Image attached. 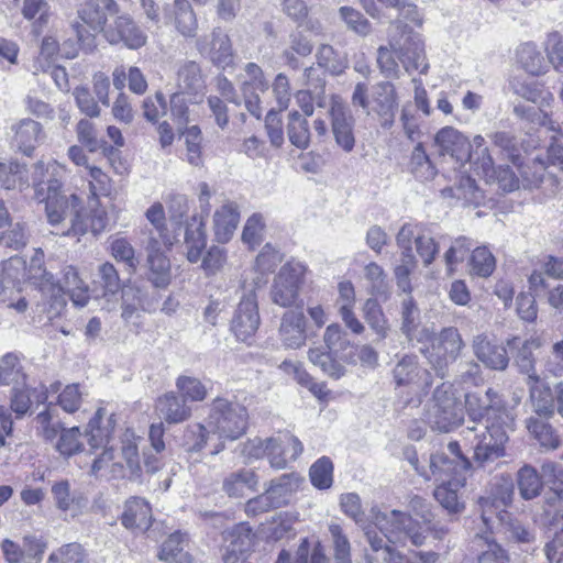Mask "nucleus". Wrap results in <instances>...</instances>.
Listing matches in <instances>:
<instances>
[{
    "instance_id": "nucleus-25",
    "label": "nucleus",
    "mask_w": 563,
    "mask_h": 563,
    "mask_svg": "<svg viewBox=\"0 0 563 563\" xmlns=\"http://www.w3.org/2000/svg\"><path fill=\"white\" fill-rule=\"evenodd\" d=\"M178 91L190 97V103H198L205 95V80L201 68L194 60H186L180 64L177 70Z\"/></svg>"
},
{
    "instance_id": "nucleus-4",
    "label": "nucleus",
    "mask_w": 563,
    "mask_h": 563,
    "mask_svg": "<svg viewBox=\"0 0 563 563\" xmlns=\"http://www.w3.org/2000/svg\"><path fill=\"white\" fill-rule=\"evenodd\" d=\"M62 184L53 181L51 194H47L42 202L45 203L47 222L57 235H79L87 232V221L81 211V200L77 195H62Z\"/></svg>"
},
{
    "instance_id": "nucleus-30",
    "label": "nucleus",
    "mask_w": 563,
    "mask_h": 563,
    "mask_svg": "<svg viewBox=\"0 0 563 563\" xmlns=\"http://www.w3.org/2000/svg\"><path fill=\"white\" fill-rule=\"evenodd\" d=\"M280 446L282 443L275 440V438H267L265 440L254 438L241 444L240 452L247 460L267 456L272 467L283 470L287 464L286 459H283L280 455H274V450H279Z\"/></svg>"
},
{
    "instance_id": "nucleus-33",
    "label": "nucleus",
    "mask_w": 563,
    "mask_h": 563,
    "mask_svg": "<svg viewBox=\"0 0 563 563\" xmlns=\"http://www.w3.org/2000/svg\"><path fill=\"white\" fill-rule=\"evenodd\" d=\"M240 221L236 202L227 200L213 214V231L218 242L227 243L233 236Z\"/></svg>"
},
{
    "instance_id": "nucleus-6",
    "label": "nucleus",
    "mask_w": 563,
    "mask_h": 563,
    "mask_svg": "<svg viewBox=\"0 0 563 563\" xmlns=\"http://www.w3.org/2000/svg\"><path fill=\"white\" fill-rule=\"evenodd\" d=\"M352 103L361 107L367 114H375L384 129H389L394 124L398 97L390 81L375 84L371 93L367 84L357 82L352 93Z\"/></svg>"
},
{
    "instance_id": "nucleus-51",
    "label": "nucleus",
    "mask_w": 563,
    "mask_h": 563,
    "mask_svg": "<svg viewBox=\"0 0 563 563\" xmlns=\"http://www.w3.org/2000/svg\"><path fill=\"white\" fill-rule=\"evenodd\" d=\"M186 538L180 532H175L168 537L163 543L158 553L162 561L177 562V563H191L190 555L184 551Z\"/></svg>"
},
{
    "instance_id": "nucleus-47",
    "label": "nucleus",
    "mask_w": 563,
    "mask_h": 563,
    "mask_svg": "<svg viewBox=\"0 0 563 563\" xmlns=\"http://www.w3.org/2000/svg\"><path fill=\"white\" fill-rule=\"evenodd\" d=\"M516 55L519 65L533 76L543 74L548 67L543 55L532 43L521 44Z\"/></svg>"
},
{
    "instance_id": "nucleus-44",
    "label": "nucleus",
    "mask_w": 563,
    "mask_h": 563,
    "mask_svg": "<svg viewBox=\"0 0 563 563\" xmlns=\"http://www.w3.org/2000/svg\"><path fill=\"white\" fill-rule=\"evenodd\" d=\"M298 487V477L291 474H284L280 477L271 481L269 486L265 489L266 494L276 508L288 504L291 494Z\"/></svg>"
},
{
    "instance_id": "nucleus-43",
    "label": "nucleus",
    "mask_w": 563,
    "mask_h": 563,
    "mask_svg": "<svg viewBox=\"0 0 563 563\" xmlns=\"http://www.w3.org/2000/svg\"><path fill=\"white\" fill-rule=\"evenodd\" d=\"M529 387V400L533 412L540 418L549 419L553 416L555 401L549 387H541L539 383H527Z\"/></svg>"
},
{
    "instance_id": "nucleus-53",
    "label": "nucleus",
    "mask_w": 563,
    "mask_h": 563,
    "mask_svg": "<svg viewBox=\"0 0 563 563\" xmlns=\"http://www.w3.org/2000/svg\"><path fill=\"white\" fill-rule=\"evenodd\" d=\"M24 278L37 285L44 292H55L54 276L43 267L42 257L37 255L31 260L29 267H26Z\"/></svg>"
},
{
    "instance_id": "nucleus-40",
    "label": "nucleus",
    "mask_w": 563,
    "mask_h": 563,
    "mask_svg": "<svg viewBox=\"0 0 563 563\" xmlns=\"http://www.w3.org/2000/svg\"><path fill=\"white\" fill-rule=\"evenodd\" d=\"M47 389L43 385L35 388L26 387L24 389L14 387L11 397L10 410L15 413L16 418H21L29 411L32 401H36L38 404L45 402L47 399Z\"/></svg>"
},
{
    "instance_id": "nucleus-1",
    "label": "nucleus",
    "mask_w": 563,
    "mask_h": 563,
    "mask_svg": "<svg viewBox=\"0 0 563 563\" xmlns=\"http://www.w3.org/2000/svg\"><path fill=\"white\" fill-rule=\"evenodd\" d=\"M398 60L409 74L413 70L427 74L429 68L420 35L400 23L391 26L388 45L379 46L377 49V65L385 77H399Z\"/></svg>"
},
{
    "instance_id": "nucleus-48",
    "label": "nucleus",
    "mask_w": 563,
    "mask_h": 563,
    "mask_svg": "<svg viewBox=\"0 0 563 563\" xmlns=\"http://www.w3.org/2000/svg\"><path fill=\"white\" fill-rule=\"evenodd\" d=\"M145 216L150 223L153 225V229L148 232V239L153 232L158 240V243L165 247H170L173 245L174 238L166 227V217L163 205L159 202L152 205L146 210Z\"/></svg>"
},
{
    "instance_id": "nucleus-54",
    "label": "nucleus",
    "mask_w": 563,
    "mask_h": 563,
    "mask_svg": "<svg viewBox=\"0 0 563 563\" xmlns=\"http://www.w3.org/2000/svg\"><path fill=\"white\" fill-rule=\"evenodd\" d=\"M312 44L307 36L301 33H292L289 36V46L283 52L286 64L292 68L299 66L297 56L306 57L312 52Z\"/></svg>"
},
{
    "instance_id": "nucleus-35",
    "label": "nucleus",
    "mask_w": 563,
    "mask_h": 563,
    "mask_svg": "<svg viewBox=\"0 0 563 563\" xmlns=\"http://www.w3.org/2000/svg\"><path fill=\"white\" fill-rule=\"evenodd\" d=\"M12 143L24 155L30 156L41 141L42 126L32 119H22L12 124Z\"/></svg>"
},
{
    "instance_id": "nucleus-37",
    "label": "nucleus",
    "mask_w": 563,
    "mask_h": 563,
    "mask_svg": "<svg viewBox=\"0 0 563 563\" xmlns=\"http://www.w3.org/2000/svg\"><path fill=\"white\" fill-rule=\"evenodd\" d=\"M122 525L132 530L146 531L152 523V510L150 505L139 497L126 501L121 517Z\"/></svg>"
},
{
    "instance_id": "nucleus-28",
    "label": "nucleus",
    "mask_w": 563,
    "mask_h": 563,
    "mask_svg": "<svg viewBox=\"0 0 563 563\" xmlns=\"http://www.w3.org/2000/svg\"><path fill=\"white\" fill-rule=\"evenodd\" d=\"M68 292L73 303L76 307H85L90 299L89 287L79 277L78 271L74 266H66L63 271L62 282L55 283V292L53 297H62Z\"/></svg>"
},
{
    "instance_id": "nucleus-59",
    "label": "nucleus",
    "mask_w": 563,
    "mask_h": 563,
    "mask_svg": "<svg viewBox=\"0 0 563 563\" xmlns=\"http://www.w3.org/2000/svg\"><path fill=\"white\" fill-rule=\"evenodd\" d=\"M308 358L332 378L339 379L345 374L344 366L333 360L329 352L320 347L310 349Z\"/></svg>"
},
{
    "instance_id": "nucleus-46",
    "label": "nucleus",
    "mask_w": 563,
    "mask_h": 563,
    "mask_svg": "<svg viewBox=\"0 0 563 563\" xmlns=\"http://www.w3.org/2000/svg\"><path fill=\"white\" fill-rule=\"evenodd\" d=\"M258 484V477L254 471L241 470L230 474L223 482V490L230 497H241L245 489L255 490Z\"/></svg>"
},
{
    "instance_id": "nucleus-61",
    "label": "nucleus",
    "mask_w": 563,
    "mask_h": 563,
    "mask_svg": "<svg viewBox=\"0 0 563 563\" xmlns=\"http://www.w3.org/2000/svg\"><path fill=\"white\" fill-rule=\"evenodd\" d=\"M312 485L319 489H327L333 482V464L329 457H321L314 462L309 471Z\"/></svg>"
},
{
    "instance_id": "nucleus-29",
    "label": "nucleus",
    "mask_w": 563,
    "mask_h": 563,
    "mask_svg": "<svg viewBox=\"0 0 563 563\" xmlns=\"http://www.w3.org/2000/svg\"><path fill=\"white\" fill-rule=\"evenodd\" d=\"M64 173V167L55 161H38L32 166V186L34 188V199L42 202L47 194H51L53 181L60 184L59 178Z\"/></svg>"
},
{
    "instance_id": "nucleus-49",
    "label": "nucleus",
    "mask_w": 563,
    "mask_h": 563,
    "mask_svg": "<svg viewBox=\"0 0 563 563\" xmlns=\"http://www.w3.org/2000/svg\"><path fill=\"white\" fill-rule=\"evenodd\" d=\"M287 135L289 142L299 150H306L310 144L308 121L298 111L288 114Z\"/></svg>"
},
{
    "instance_id": "nucleus-62",
    "label": "nucleus",
    "mask_w": 563,
    "mask_h": 563,
    "mask_svg": "<svg viewBox=\"0 0 563 563\" xmlns=\"http://www.w3.org/2000/svg\"><path fill=\"white\" fill-rule=\"evenodd\" d=\"M503 527L504 533L509 540L521 543H530L534 540L533 532L523 525L520 520L512 518L508 512V517L504 519H497Z\"/></svg>"
},
{
    "instance_id": "nucleus-50",
    "label": "nucleus",
    "mask_w": 563,
    "mask_h": 563,
    "mask_svg": "<svg viewBox=\"0 0 563 563\" xmlns=\"http://www.w3.org/2000/svg\"><path fill=\"white\" fill-rule=\"evenodd\" d=\"M517 483L520 496L526 500L539 496L543 485L537 470L530 465H525L518 471Z\"/></svg>"
},
{
    "instance_id": "nucleus-8",
    "label": "nucleus",
    "mask_w": 563,
    "mask_h": 563,
    "mask_svg": "<svg viewBox=\"0 0 563 563\" xmlns=\"http://www.w3.org/2000/svg\"><path fill=\"white\" fill-rule=\"evenodd\" d=\"M505 427H509V423L492 421L484 426H467L463 430L464 438L472 443L473 460L476 463L484 465L505 455L508 441Z\"/></svg>"
},
{
    "instance_id": "nucleus-57",
    "label": "nucleus",
    "mask_w": 563,
    "mask_h": 563,
    "mask_svg": "<svg viewBox=\"0 0 563 563\" xmlns=\"http://www.w3.org/2000/svg\"><path fill=\"white\" fill-rule=\"evenodd\" d=\"M471 273L479 277H488L496 267V260L486 246L473 250L470 258Z\"/></svg>"
},
{
    "instance_id": "nucleus-10",
    "label": "nucleus",
    "mask_w": 563,
    "mask_h": 563,
    "mask_svg": "<svg viewBox=\"0 0 563 563\" xmlns=\"http://www.w3.org/2000/svg\"><path fill=\"white\" fill-rule=\"evenodd\" d=\"M393 378L399 393L407 394L405 404L419 406L432 385L431 373L420 366L415 355H404L393 369Z\"/></svg>"
},
{
    "instance_id": "nucleus-9",
    "label": "nucleus",
    "mask_w": 563,
    "mask_h": 563,
    "mask_svg": "<svg viewBox=\"0 0 563 563\" xmlns=\"http://www.w3.org/2000/svg\"><path fill=\"white\" fill-rule=\"evenodd\" d=\"M118 12L114 0H87L86 4L78 11V19L73 23L80 47L91 53L97 47L96 35L104 33V24L108 14Z\"/></svg>"
},
{
    "instance_id": "nucleus-19",
    "label": "nucleus",
    "mask_w": 563,
    "mask_h": 563,
    "mask_svg": "<svg viewBox=\"0 0 563 563\" xmlns=\"http://www.w3.org/2000/svg\"><path fill=\"white\" fill-rule=\"evenodd\" d=\"M470 468L471 462L467 457L451 459L445 453H434L430 456L429 471L420 474L428 481L446 483L454 477H466Z\"/></svg>"
},
{
    "instance_id": "nucleus-22",
    "label": "nucleus",
    "mask_w": 563,
    "mask_h": 563,
    "mask_svg": "<svg viewBox=\"0 0 563 563\" xmlns=\"http://www.w3.org/2000/svg\"><path fill=\"white\" fill-rule=\"evenodd\" d=\"M196 45L197 49L202 55H207L218 67L225 68L233 64L234 52L231 40L220 29L212 31L210 42L199 38Z\"/></svg>"
},
{
    "instance_id": "nucleus-26",
    "label": "nucleus",
    "mask_w": 563,
    "mask_h": 563,
    "mask_svg": "<svg viewBox=\"0 0 563 563\" xmlns=\"http://www.w3.org/2000/svg\"><path fill=\"white\" fill-rule=\"evenodd\" d=\"M51 493L55 507L66 516L76 518L82 514L87 499L82 494L71 490L67 479L57 481L52 485Z\"/></svg>"
},
{
    "instance_id": "nucleus-5",
    "label": "nucleus",
    "mask_w": 563,
    "mask_h": 563,
    "mask_svg": "<svg viewBox=\"0 0 563 563\" xmlns=\"http://www.w3.org/2000/svg\"><path fill=\"white\" fill-rule=\"evenodd\" d=\"M369 516L376 528L391 543L405 544L409 541L413 547H421L427 540L428 530L407 512L397 509L382 510L374 506Z\"/></svg>"
},
{
    "instance_id": "nucleus-16",
    "label": "nucleus",
    "mask_w": 563,
    "mask_h": 563,
    "mask_svg": "<svg viewBox=\"0 0 563 563\" xmlns=\"http://www.w3.org/2000/svg\"><path fill=\"white\" fill-rule=\"evenodd\" d=\"M245 291L233 316L231 330L238 340L250 342L258 330L261 318L255 287Z\"/></svg>"
},
{
    "instance_id": "nucleus-21",
    "label": "nucleus",
    "mask_w": 563,
    "mask_h": 563,
    "mask_svg": "<svg viewBox=\"0 0 563 563\" xmlns=\"http://www.w3.org/2000/svg\"><path fill=\"white\" fill-rule=\"evenodd\" d=\"M104 37L110 44L123 43L131 49L144 46L147 40L146 34L129 15L118 16L113 24L104 30Z\"/></svg>"
},
{
    "instance_id": "nucleus-20",
    "label": "nucleus",
    "mask_w": 563,
    "mask_h": 563,
    "mask_svg": "<svg viewBox=\"0 0 563 563\" xmlns=\"http://www.w3.org/2000/svg\"><path fill=\"white\" fill-rule=\"evenodd\" d=\"M167 250L169 247L158 243V240L152 232L146 244L148 279L157 288H166L172 280L170 262L165 255Z\"/></svg>"
},
{
    "instance_id": "nucleus-42",
    "label": "nucleus",
    "mask_w": 563,
    "mask_h": 563,
    "mask_svg": "<svg viewBox=\"0 0 563 563\" xmlns=\"http://www.w3.org/2000/svg\"><path fill=\"white\" fill-rule=\"evenodd\" d=\"M0 184L5 189L22 190L29 187L25 165L13 159L0 161Z\"/></svg>"
},
{
    "instance_id": "nucleus-34",
    "label": "nucleus",
    "mask_w": 563,
    "mask_h": 563,
    "mask_svg": "<svg viewBox=\"0 0 563 563\" xmlns=\"http://www.w3.org/2000/svg\"><path fill=\"white\" fill-rule=\"evenodd\" d=\"M472 548L479 551L477 563H509L508 553L493 538V530L481 529L472 539Z\"/></svg>"
},
{
    "instance_id": "nucleus-64",
    "label": "nucleus",
    "mask_w": 563,
    "mask_h": 563,
    "mask_svg": "<svg viewBox=\"0 0 563 563\" xmlns=\"http://www.w3.org/2000/svg\"><path fill=\"white\" fill-rule=\"evenodd\" d=\"M472 247L471 241L465 236L455 239L444 254V261L449 274H453L456 266L468 255Z\"/></svg>"
},
{
    "instance_id": "nucleus-13",
    "label": "nucleus",
    "mask_w": 563,
    "mask_h": 563,
    "mask_svg": "<svg viewBox=\"0 0 563 563\" xmlns=\"http://www.w3.org/2000/svg\"><path fill=\"white\" fill-rule=\"evenodd\" d=\"M544 340L539 334H533L528 339H521L514 335L507 340V345L512 354L514 365L518 372L527 376L526 383H540L543 373L537 371V357L534 351L540 350Z\"/></svg>"
},
{
    "instance_id": "nucleus-58",
    "label": "nucleus",
    "mask_w": 563,
    "mask_h": 563,
    "mask_svg": "<svg viewBox=\"0 0 563 563\" xmlns=\"http://www.w3.org/2000/svg\"><path fill=\"white\" fill-rule=\"evenodd\" d=\"M102 452L96 455L91 462L90 474L100 476L103 472L109 471L113 477L123 476L122 465L114 462L113 449L109 446L101 448Z\"/></svg>"
},
{
    "instance_id": "nucleus-60",
    "label": "nucleus",
    "mask_w": 563,
    "mask_h": 563,
    "mask_svg": "<svg viewBox=\"0 0 563 563\" xmlns=\"http://www.w3.org/2000/svg\"><path fill=\"white\" fill-rule=\"evenodd\" d=\"M401 331L408 338L412 339L413 332L420 323V310L410 295L401 301Z\"/></svg>"
},
{
    "instance_id": "nucleus-7",
    "label": "nucleus",
    "mask_w": 563,
    "mask_h": 563,
    "mask_svg": "<svg viewBox=\"0 0 563 563\" xmlns=\"http://www.w3.org/2000/svg\"><path fill=\"white\" fill-rule=\"evenodd\" d=\"M465 411L472 426L486 423H509L511 428L516 420L514 407H507L504 398L493 388L484 393H468L465 395Z\"/></svg>"
},
{
    "instance_id": "nucleus-31",
    "label": "nucleus",
    "mask_w": 563,
    "mask_h": 563,
    "mask_svg": "<svg viewBox=\"0 0 563 563\" xmlns=\"http://www.w3.org/2000/svg\"><path fill=\"white\" fill-rule=\"evenodd\" d=\"M473 352L476 357L488 368L504 371L507 368L509 357L507 350L492 343L486 335H476L472 343Z\"/></svg>"
},
{
    "instance_id": "nucleus-24",
    "label": "nucleus",
    "mask_w": 563,
    "mask_h": 563,
    "mask_svg": "<svg viewBox=\"0 0 563 563\" xmlns=\"http://www.w3.org/2000/svg\"><path fill=\"white\" fill-rule=\"evenodd\" d=\"M279 340L287 349H299L306 344V318L302 311L288 310L280 320Z\"/></svg>"
},
{
    "instance_id": "nucleus-63",
    "label": "nucleus",
    "mask_w": 563,
    "mask_h": 563,
    "mask_svg": "<svg viewBox=\"0 0 563 563\" xmlns=\"http://www.w3.org/2000/svg\"><path fill=\"white\" fill-rule=\"evenodd\" d=\"M319 67L327 69L332 75H340L345 69L344 59L331 45L322 44L316 54Z\"/></svg>"
},
{
    "instance_id": "nucleus-14",
    "label": "nucleus",
    "mask_w": 563,
    "mask_h": 563,
    "mask_svg": "<svg viewBox=\"0 0 563 563\" xmlns=\"http://www.w3.org/2000/svg\"><path fill=\"white\" fill-rule=\"evenodd\" d=\"M306 267L299 262H288L282 266L274 279L271 296L274 303L290 307L299 295Z\"/></svg>"
},
{
    "instance_id": "nucleus-2",
    "label": "nucleus",
    "mask_w": 563,
    "mask_h": 563,
    "mask_svg": "<svg viewBox=\"0 0 563 563\" xmlns=\"http://www.w3.org/2000/svg\"><path fill=\"white\" fill-rule=\"evenodd\" d=\"M541 470L551 488L544 496L540 520L558 530L545 547L547 558L551 563H563V471L553 462L544 463Z\"/></svg>"
},
{
    "instance_id": "nucleus-11",
    "label": "nucleus",
    "mask_w": 563,
    "mask_h": 563,
    "mask_svg": "<svg viewBox=\"0 0 563 563\" xmlns=\"http://www.w3.org/2000/svg\"><path fill=\"white\" fill-rule=\"evenodd\" d=\"M428 420L432 428L450 432L464 421V408L452 385L438 386L428 409Z\"/></svg>"
},
{
    "instance_id": "nucleus-23",
    "label": "nucleus",
    "mask_w": 563,
    "mask_h": 563,
    "mask_svg": "<svg viewBox=\"0 0 563 563\" xmlns=\"http://www.w3.org/2000/svg\"><path fill=\"white\" fill-rule=\"evenodd\" d=\"M167 22L185 38H194L198 33V19L188 0H174L165 9Z\"/></svg>"
},
{
    "instance_id": "nucleus-56",
    "label": "nucleus",
    "mask_w": 563,
    "mask_h": 563,
    "mask_svg": "<svg viewBox=\"0 0 563 563\" xmlns=\"http://www.w3.org/2000/svg\"><path fill=\"white\" fill-rule=\"evenodd\" d=\"M176 387L181 398L195 402L203 401L208 396V389L202 382L194 376L181 375L176 379Z\"/></svg>"
},
{
    "instance_id": "nucleus-3",
    "label": "nucleus",
    "mask_w": 563,
    "mask_h": 563,
    "mask_svg": "<svg viewBox=\"0 0 563 563\" xmlns=\"http://www.w3.org/2000/svg\"><path fill=\"white\" fill-rule=\"evenodd\" d=\"M207 424L220 442L211 454L217 455L224 450V441H235L245 434L249 424V412L245 406L235 399L216 397L210 406Z\"/></svg>"
},
{
    "instance_id": "nucleus-12",
    "label": "nucleus",
    "mask_w": 563,
    "mask_h": 563,
    "mask_svg": "<svg viewBox=\"0 0 563 563\" xmlns=\"http://www.w3.org/2000/svg\"><path fill=\"white\" fill-rule=\"evenodd\" d=\"M515 486L509 478H500L492 484L486 495L478 498L477 505L485 530H493L494 519L508 517L506 508L514 500Z\"/></svg>"
},
{
    "instance_id": "nucleus-36",
    "label": "nucleus",
    "mask_w": 563,
    "mask_h": 563,
    "mask_svg": "<svg viewBox=\"0 0 563 563\" xmlns=\"http://www.w3.org/2000/svg\"><path fill=\"white\" fill-rule=\"evenodd\" d=\"M155 408L159 418L169 424L181 423L191 417V408L174 393L161 396Z\"/></svg>"
},
{
    "instance_id": "nucleus-45",
    "label": "nucleus",
    "mask_w": 563,
    "mask_h": 563,
    "mask_svg": "<svg viewBox=\"0 0 563 563\" xmlns=\"http://www.w3.org/2000/svg\"><path fill=\"white\" fill-rule=\"evenodd\" d=\"M530 289L540 296L541 291L548 290V303L559 313H563V284L550 286L542 273L533 272L529 277Z\"/></svg>"
},
{
    "instance_id": "nucleus-55",
    "label": "nucleus",
    "mask_w": 563,
    "mask_h": 563,
    "mask_svg": "<svg viewBox=\"0 0 563 563\" xmlns=\"http://www.w3.org/2000/svg\"><path fill=\"white\" fill-rule=\"evenodd\" d=\"M410 168L415 176L421 180L433 179L437 174L423 144L420 142L412 150Z\"/></svg>"
},
{
    "instance_id": "nucleus-41",
    "label": "nucleus",
    "mask_w": 563,
    "mask_h": 563,
    "mask_svg": "<svg viewBox=\"0 0 563 563\" xmlns=\"http://www.w3.org/2000/svg\"><path fill=\"white\" fill-rule=\"evenodd\" d=\"M362 312L365 322L377 338L379 340L386 339L390 331V324L379 302L374 298L366 299Z\"/></svg>"
},
{
    "instance_id": "nucleus-32",
    "label": "nucleus",
    "mask_w": 563,
    "mask_h": 563,
    "mask_svg": "<svg viewBox=\"0 0 563 563\" xmlns=\"http://www.w3.org/2000/svg\"><path fill=\"white\" fill-rule=\"evenodd\" d=\"M115 424L114 413H108L106 409L99 408L88 423L87 435L89 445L95 450L108 446Z\"/></svg>"
},
{
    "instance_id": "nucleus-38",
    "label": "nucleus",
    "mask_w": 563,
    "mask_h": 563,
    "mask_svg": "<svg viewBox=\"0 0 563 563\" xmlns=\"http://www.w3.org/2000/svg\"><path fill=\"white\" fill-rule=\"evenodd\" d=\"M466 163H470L475 174L483 177L486 181H490L496 176V167L494 166L488 147L485 146V139L482 135L474 136L471 155Z\"/></svg>"
},
{
    "instance_id": "nucleus-15",
    "label": "nucleus",
    "mask_w": 563,
    "mask_h": 563,
    "mask_svg": "<svg viewBox=\"0 0 563 563\" xmlns=\"http://www.w3.org/2000/svg\"><path fill=\"white\" fill-rule=\"evenodd\" d=\"M328 113L331 120V132L335 144L343 152L351 153L356 142L354 134L355 120L340 96H331Z\"/></svg>"
},
{
    "instance_id": "nucleus-18",
    "label": "nucleus",
    "mask_w": 563,
    "mask_h": 563,
    "mask_svg": "<svg viewBox=\"0 0 563 563\" xmlns=\"http://www.w3.org/2000/svg\"><path fill=\"white\" fill-rule=\"evenodd\" d=\"M433 145L437 147L439 155H448L462 165L467 162L471 155L472 143L453 126L440 129L434 134Z\"/></svg>"
},
{
    "instance_id": "nucleus-27",
    "label": "nucleus",
    "mask_w": 563,
    "mask_h": 563,
    "mask_svg": "<svg viewBox=\"0 0 563 563\" xmlns=\"http://www.w3.org/2000/svg\"><path fill=\"white\" fill-rule=\"evenodd\" d=\"M224 539L230 541L223 554V563H249L245 561L244 553L252 545L253 533L245 523L234 525L224 532Z\"/></svg>"
},
{
    "instance_id": "nucleus-17",
    "label": "nucleus",
    "mask_w": 563,
    "mask_h": 563,
    "mask_svg": "<svg viewBox=\"0 0 563 563\" xmlns=\"http://www.w3.org/2000/svg\"><path fill=\"white\" fill-rule=\"evenodd\" d=\"M463 347L464 342L456 328H444L439 333L437 342L432 345V352L428 356L430 364L439 376H444L448 364L460 356Z\"/></svg>"
},
{
    "instance_id": "nucleus-39",
    "label": "nucleus",
    "mask_w": 563,
    "mask_h": 563,
    "mask_svg": "<svg viewBox=\"0 0 563 563\" xmlns=\"http://www.w3.org/2000/svg\"><path fill=\"white\" fill-rule=\"evenodd\" d=\"M466 477H454L441 483L434 489V498L450 514H460L464 510V503L460 500L459 489L464 487Z\"/></svg>"
},
{
    "instance_id": "nucleus-52",
    "label": "nucleus",
    "mask_w": 563,
    "mask_h": 563,
    "mask_svg": "<svg viewBox=\"0 0 563 563\" xmlns=\"http://www.w3.org/2000/svg\"><path fill=\"white\" fill-rule=\"evenodd\" d=\"M526 427L540 445L547 449H556L559 446V438L552 427L544 421V418L530 417L526 420Z\"/></svg>"
}]
</instances>
